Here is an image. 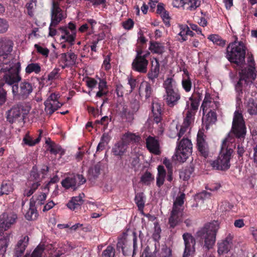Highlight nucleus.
I'll list each match as a JSON object with an SVG mask.
<instances>
[{
	"mask_svg": "<svg viewBox=\"0 0 257 257\" xmlns=\"http://www.w3.org/2000/svg\"><path fill=\"white\" fill-rule=\"evenodd\" d=\"M17 218V215L14 212H4L0 215L1 235L16 222Z\"/></svg>",
	"mask_w": 257,
	"mask_h": 257,
	"instance_id": "nucleus-11",
	"label": "nucleus"
},
{
	"mask_svg": "<svg viewBox=\"0 0 257 257\" xmlns=\"http://www.w3.org/2000/svg\"><path fill=\"white\" fill-rule=\"evenodd\" d=\"M115 252L114 247L111 245H108L103 251L101 257H114Z\"/></svg>",
	"mask_w": 257,
	"mask_h": 257,
	"instance_id": "nucleus-55",
	"label": "nucleus"
},
{
	"mask_svg": "<svg viewBox=\"0 0 257 257\" xmlns=\"http://www.w3.org/2000/svg\"><path fill=\"white\" fill-rule=\"evenodd\" d=\"M135 201L138 209L140 211H143L145 206V200L143 193H138L135 195Z\"/></svg>",
	"mask_w": 257,
	"mask_h": 257,
	"instance_id": "nucleus-43",
	"label": "nucleus"
},
{
	"mask_svg": "<svg viewBox=\"0 0 257 257\" xmlns=\"http://www.w3.org/2000/svg\"><path fill=\"white\" fill-rule=\"evenodd\" d=\"M84 196V194L82 193L78 196L73 197L67 204V207L71 210H75L80 208L81 205L83 203L82 198Z\"/></svg>",
	"mask_w": 257,
	"mask_h": 257,
	"instance_id": "nucleus-27",
	"label": "nucleus"
},
{
	"mask_svg": "<svg viewBox=\"0 0 257 257\" xmlns=\"http://www.w3.org/2000/svg\"><path fill=\"white\" fill-rule=\"evenodd\" d=\"M202 95L201 93L199 92L194 93L192 96L189 98V100L191 101V104L187 111L196 113Z\"/></svg>",
	"mask_w": 257,
	"mask_h": 257,
	"instance_id": "nucleus-28",
	"label": "nucleus"
},
{
	"mask_svg": "<svg viewBox=\"0 0 257 257\" xmlns=\"http://www.w3.org/2000/svg\"><path fill=\"white\" fill-rule=\"evenodd\" d=\"M185 196V195L184 193L178 196L174 202L172 209H180L179 206H181L184 204Z\"/></svg>",
	"mask_w": 257,
	"mask_h": 257,
	"instance_id": "nucleus-57",
	"label": "nucleus"
},
{
	"mask_svg": "<svg viewBox=\"0 0 257 257\" xmlns=\"http://www.w3.org/2000/svg\"><path fill=\"white\" fill-rule=\"evenodd\" d=\"M47 195L46 193H40V194L34 195L32 197L30 200V204L31 205V206L38 207L39 206L44 204Z\"/></svg>",
	"mask_w": 257,
	"mask_h": 257,
	"instance_id": "nucleus-35",
	"label": "nucleus"
},
{
	"mask_svg": "<svg viewBox=\"0 0 257 257\" xmlns=\"http://www.w3.org/2000/svg\"><path fill=\"white\" fill-rule=\"evenodd\" d=\"M101 165L100 163L96 164L94 167L88 171V179L91 182H94L100 173Z\"/></svg>",
	"mask_w": 257,
	"mask_h": 257,
	"instance_id": "nucleus-36",
	"label": "nucleus"
},
{
	"mask_svg": "<svg viewBox=\"0 0 257 257\" xmlns=\"http://www.w3.org/2000/svg\"><path fill=\"white\" fill-rule=\"evenodd\" d=\"M206 123V126H209L210 124L215 123L217 120V114L215 111L210 110L207 113L205 118H203V121Z\"/></svg>",
	"mask_w": 257,
	"mask_h": 257,
	"instance_id": "nucleus-41",
	"label": "nucleus"
},
{
	"mask_svg": "<svg viewBox=\"0 0 257 257\" xmlns=\"http://www.w3.org/2000/svg\"><path fill=\"white\" fill-rule=\"evenodd\" d=\"M154 176L149 171H147L142 174L140 182L146 186H150L152 182L154 181Z\"/></svg>",
	"mask_w": 257,
	"mask_h": 257,
	"instance_id": "nucleus-39",
	"label": "nucleus"
},
{
	"mask_svg": "<svg viewBox=\"0 0 257 257\" xmlns=\"http://www.w3.org/2000/svg\"><path fill=\"white\" fill-rule=\"evenodd\" d=\"M159 73V61L157 58H154L152 61V67L147 74L148 78L152 83H154L155 79L158 77Z\"/></svg>",
	"mask_w": 257,
	"mask_h": 257,
	"instance_id": "nucleus-22",
	"label": "nucleus"
},
{
	"mask_svg": "<svg viewBox=\"0 0 257 257\" xmlns=\"http://www.w3.org/2000/svg\"><path fill=\"white\" fill-rule=\"evenodd\" d=\"M85 182L86 179L82 175L76 174L65 178L62 181L61 184L66 189L71 188L75 191Z\"/></svg>",
	"mask_w": 257,
	"mask_h": 257,
	"instance_id": "nucleus-10",
	"label": "nucleus"
},
{
	"mask_svg": "<svg viewBox=\"0 0 257 257\" xmlns=\"http://www.w3.org/2000/svg\"><path fill=\"white\" fill-rule=\"evenodd\" d=\"M194 171V168L191 166L187 167L180 172V178L184 181L188 180Z\"/></svg>",
	"mask_w": 257,
	"mask_h": 257,
	"instance_id": "nucleus-44",
	"label": "nucleus"
},
{
	"mask_svg": "<svg viewBox=\"0 0 257 257\" xmlns=\"http://www.w3.org/2000/svg\"><path fill=\"white\" fill-rule=\"evenodd\" d=\"M140 108V102L137 100H134L131 102L130 108L135 114H137Z\"/></svg>",
	"mask_w": 257,
	"mask_h": 257,
	"instance_id": "nucleus-61",
	"label": "nucleus"
},
{
	"mask_svg": "<svg viewBox=\"0 0 257 257\" xmlns=\"http://www.w3.org/2000/svg\"><path fill=\"white\" fill-rule=\"evenodd\" d=\"M192 152V144L188 138H183L177 146L176 156L180 162H185Z\"/></svg>",
	"mask_w": 257,
	"mask_h": 257,
	"instance_id": "nucleus-7",
	"label": "nucleus"
},
{
	"mask_svg": "<svg viewBox=\"0 0 257 257\" xmlns=\"http://www.w3.org/2000/svg\"><path fill=\"white\" fill-rule=\"evenodd\" d=\"M197 148L200 156L207 158L209 155V148L203 136L199 134L197 138Z\"/></svg>",
	"mask_w": 257,
	"mask_h": 257,
	"instance_id": "nucleus-17",
	"label": "nucleus"
},
{
	"mask_svg": "<svg viewBox=\"0 0 257 257\" xmlns=\"http://www.w3.org/2000/svg\"><path fill=\"white\" fill-rule=\"evenodd\" d=\"M239 77L249 82L254 81L256 78V73L253 67L244 68L241 69L238 73Z\"/></svg>",
	"mask_w": 257,
	"mask_h": 257,
	"instance_id": "nucleus-23",
	"label": "nucleus"
},
{
	"mask_svg": "<svg viewBox=\"0 0 257 257\" xmlns=\"http://www.w3.org/2000/svg\"><path fill=\"white\" fill-rule=\"evenodd\" d=\"M149 49L153 53L162 55L165 52V46L163 43L151 41L150 42Z\"/></svg>",
	"mask_w": 257,
	"mask_h": 257,
	"instance_id": "nucleus-31",
	"label": "nucleus"
},
{
	"mask_svg": "<svg viewBox=\"0 0 257 257\" xmlns=\"http://www.w3.org/2000/svg\"><path fill=\"white\" fill-rule=\"evenodd\" d=\"M34 46L39 53L46 57L48 56L49 53V50L47 48H43L39 46L38 44H35Z\"/></svg>",
	"mask_w": 257,
	"mask_h": 257,
	"instance_id": "nucleus-64",
	"label": "nucleus"
},
{
	"mask_svg": "<svg viewBox=\"0 0 257 257\" xmlns=\"http://www.w3.org/2000/svg\"><path fill=\"white\" fill-rule=\"evenodd\" d=\"M218 229V222L213 221L206 223L196 232V239L202 244L205 251H208L213 247Z\"/></svg>",
	"mask_w": 257,
	"mask_h": 257,
	"instance_id": "nucleus-2",
	"label": "nucleus"
},
{
	"mask_svg": "<svg viewBox=\"0 0 257 257\" xmlns=\"http://www.w3.org/2000/svg\"><path fill=\"white\" fill-rule=\"evenodd\" d=\"M14 190L13 184L10 181H4L0 186V196L8 195Z\"/></svg>",
	"mask_w": 257,
	"mask_h": 257,
	"instance_id": "nucleus-37",
	"label": "nucleus"
},
{
	"mask_svg": "<svg viewBox=\"0 0 257 257\" xmlns=\"http://www.w3.org/2000/svg\"><path fill=\"white\" fill-rule=\"evenodd\" d=\"M148 57H135L132 64L133 70L141 73H146L148 70Z\"/></svg>",
	"mask_w": 257,
	"mask_h": 257,
	"instance_id": "nucleus-15",
	"label": "nucleus"
},
{
	"mask_svg": "<svg viewBox=\"0 0 257 257\" xmlns=\"http://www.w3.org/2000/svg\"><path fill=\"white\" fill-rule=\"evenodd\" d=\"M211 97H210V95L209 93H206L201 106V109H202L203 113L204 115L207 112V107L209 106V104L211 103Z\"/></svg>",
	"mask_w": 257,
	"mask_h": 257,
	"instance_id": "nucleus-50",
	"label": "nucleus"
},
{
	"mask_svg": "<svg viewBox=\"0 0 257 257\" xmlns=\"http://www.w3.org/2000/svg\"><path fill=\"white\" fill-rule=\"evenodd\" d=\"M60 97L58 94L52 93L44 102L45 110L50 114H52L56 110L62 106V104L58 101Z\"/></svg>",
	"mask_w": 257,
	"mask_h": 257,
	"instance_id": "nucleus-13",
	"label": "nucleus"
},
{
	"mask_svg": "<svg viewBox=\"0 0 257 257\" xmlns=\"http://www.w3.org/2000/svg\"><path fill=\"white\" fill-rule=\"evenodd\" d=\"M208 39L214 44L223 47L225 44V41L223 40L220 36L217 34H211L208 36Z\"/></svg>",
	"mask_w": 257,
	"mask_h": 257,
	"instance_id": "nucleus-47",
	"label": "nucleus"
},
{
	"mask_svg": "<svg viewBox=\"0 0 257 257\" xmlns=\"http://www.w3.org/2000/svg\"><path fill=\"white\" fill-rule=\"evenodd\" d=\"M183 238L185 244V249L183 257H189L195 250V239L190 233H184L183 235Z\"/></svg>",
	"mask_w": 257,
	"mask_h": 257,
	"instance_id": "nucleus-14",
	"label": "nucleus"
},
{
	"mask_svg": "<svg viewBox=\"0 0 257 257\" xmlns=\"http://www.w3.org/2000/svg\"><path fill=\"white\" fill-rule=\"evenodd\" d=\"M237 39L236 37L234 41L228 46L226 57L230 63L240 67L245 63L246 48L243 41Z\"/></svg>",
	"mask_w": 257,
	"mask_h": 257,
	"instance_id": "nucleus-4",
	"label": "nucleus"
},
{
	"mask_svg": "<svg viewBox=\"0 0 257 257\" xmlns=\"http://www.w3.org/2000/svg\"><path fill=\"white\" fill-rule=\"evenodd\" d=\"M39 136L35 140L33 139V138L29 135V133H27L25 135V136L23 139L22 144L28 146L32 147V146H34L35 145L38 144L40 142L41 139L42 131L41 130H39Z\"/></svg>",
	"mask_w": 257,
	"mask_h": 257,
	"instance_id": "nucleus-32",
	"label": "nucleus"
},
{
	"mask_svg": "<svg viewBox=\"0 0 257 257\" xmlns=\"http://www.w3.org/2000/svg\"><path fill=\"white\" fill-rule=\"evenodd\" d=\"M36 0H32L27 3L26 7L27 9V13L31 17L34 16V11L36 8Z\"/></svg>",
	"mask_w": 257,
	"mask_h": 257,
	"instance_id": "nucleus-52",
	"label": "nucleus"
},
{
	"mask_svg": "<svg viewBox=\"0 0 257 257\" xmlns=\"http://www.w3.org/2000/svg\"><path fill=\"white\" fill-rule=\"evenodd\" d=\"M247 112L250 115L257 114V100L252 98H249L247 104Z\"/></svg>",
	"mask_w": 257,
	"mask_h": 257,
	"instance_id": "nucleus-40",
	"label": "nucleus"
},
{
	"mask_svg": "<svg viewBox=\"0 0 257 257\" xmlns=\"http://www.w3.org/2000/svg\"><path fill=\"white\" fill-rule=\"evenodd\" d=\"M183 210L181 209H172L169 218L170 228H174L182 221Z\"/></svg>",
	"mask_w": 257,
	"mask_h": 257,
	"instance_id": "nucleus-18",
	"label": "nucleus"
},
{
	"mask_svg": "<svg viewBox=\"0 0 257 257\" xmlns=\"http://www.w3.org/2000/svg\"><path fill=\"white\" fill-rule=\"evenodd\" d=\"M161 105L156 102H153L152 104V111L153 114L154 121L158 123L162 120Z\"/></svg>",
	"mask_w": 257,
	"mask_h": 257,
	"instance_id": "nucleus-29",
	"label": "nucleus"
},
{
	"mask_svg": "<svg viewBox=\"0 0 257 257\" xmlns=\"http://www.w3.org/2000/svg\"><path fill=\"white\" fill-rule=\"evenodd\" d=\"M38 215L36 207L30 204V208L25 214L26 218L28 220H34L37 219Z\"/></svg>",
	"mask_w": 257,
	"mask_h": 257,
	"instance_id": "nucleus-45",
	"label": "nucleus"
},
{
	"mask_svg": "<svg viewBox=\"0 0 257 257\" xmlns=\"http://www.w3.org/2000/svg\"><path fill=\"white\" fill-rule=\"evenodd\" d=\"M3 64L0 72H5L3 79L0 81V89L2 88L5 83L10 85L13 88L14 85H18L21 80L22 77L20 75L21 63L19 62H15L9 61L8 65L5 67Z\"/></svg>",
	"mask_w": 257,
	"mask_h": 257,
	"instance_id": "nucleus-3",
	"label": "nucleus"
},
{
	"mask_svg": "<svg viewBox=\"0 0 257 257\" xmlns=\"http://www.w3.org/2000/svg\"><path fill=\"white\" fill-rule=\"evenodd\" d=\"M13 42L6 39H0V60L3 64L8 65L9 61L15 62V59H12L11 53L13 50Z\"/></svg>",
	"mask_w": 257,
	"mask_h": 257,
	"instance_id": "nucleus-8",
	"label": "nucleus"
},
{
	"mask_svg": "<svg viewBox=\"0 0 257 257\" xmlns=\"http://www.w3.org/2000/svg\"><path fill=\"white\" fill-rule=\"evenodd\" d=\"M40 174L38 171L36 166L33 167L30 174V177L28 179L29 182H40L42 177H40Z\"/></svg>",
	"mask_w": 257,
	"mask_h": 257,
	"instance_id": "nucleus-42",
	"label": "nucleus"
},
{
	"mask_svg": "<svg viewBox=\"0 0 257 257\" xmlns=\"http://www.w3.org/2000/svg\"><path fill=\"white\" fill-rule=\"evenodd\" d=\"M195 114L196 113H194V112L187 111L183 123L185 125L190 126V125L194 122Z\"/></svg>",
	"mask_w": 257,
	"mask_h": 257,
	"instance_id": "nucleus-53",
	"label": "nucleus"
},
{
	"mask_svg": "<svg viewBox=\"0 0 257 257\" xmlns=\"http://www.w3.org/2000/svg\"><path fill=\"white\" fill-rule=\"evenodd\" d=\"M110 56L111 54L107 55L104 58L102 64V67L104 68V70L106 71H108L111 69V64L110 63Z\"/></svg>",
	"mask_w": 257,
	"mask_h": 257,
	"instance_id": "nucleus-63",
	"label": "nucleus"
},
{
	"mask_svg": "<svg viewBox=\"0 0 257 257\" xmlns=\"http://www.w3.org/2000/svg\"><path fill=\"white\" fill-rule=\"evenodd\" d=\"M136 52L137 53L135 57H148L150 55V52L148 51H144L142 48L138 47Z\"/></svg>",
	"mask_w": 257,
	"mask_h": 257,
	"instance_id": "nucleus-62",
	"label": "nucleus"
},
{
	"mask_svg": "<svg viewBox=\"0 0 257 257\" xmlns=\"http://www.w3.org/2000/svg\"><path fill=\"white\" fill-rule=\"evenodd\" d=\"M146 147L150 152L156 155L160 154V144L155 137L149 136L146 140Z\"/></svg>",
	"mask_w": 257,
	"mask_h": 257,
	"instance_id": "nucleus-20",
	"label": "nucleus"
},
{
	"mask_svg": "<svg viewBox=\"0 0 257 257\" xmlns=\"http://www.w3.org/2000/svg\"><path fill=\"white\" fill-rule=\"evenodd\" d=\"M236 139L238 142L240 141L241 142V143H238L236 149V152L237 154L238 155V158L239 159L240 158L242 159L243 154L245 151V149L242 145V142H243L244 141H241L240 139H238L237 138Z\"/></svg>",
	"mask_w": 257,
	"mask_h": 257,
	"instance_id": "nucleus-58",
	"label": "nucleus"
},
{
	"mask_svg": "<svg viewBox=\"0 0 257 257\" xmlns=\"http://www.w3.org/2000/svg\"><path fill=\"white\" fill-rule=\"evenodd\" d=\"M121 140L127 147L130 144L139 143L141 138L139 135L128 132L122 135Z\"/></svg>",
	"mask_w": 257,
	"mask_h": 257,
	"instance_id": "nucleus-26",
	"label": "nucleus"
},
{
	"mask_svg": "<svg viewBox=\"0 0 257 257\" xmlns=\"http://www.w3.org/2000/svg\"><path fill=\"white\" fill-rule=\"evenodd\" d=\"M232 237L229 235L225 239L218 243L217 252L219 255L226 253L230 250L232 244Z\"/></svg>",
	"mask_w": 257,
	"mask_h": 257,
	"instance_id": "nucleus-24",
	"label": "nucleus"
},
{
	"mask_svg": "<svg viewBox=\"0 0 257 257\" xmlns=\"http://www.w3.org/2000/svg\"><path fill=\"white\" fill-rule=\"evenodd\" d=\"M156 257H173L172 249L166 245H163L157 254H156Z\"/></svg>",
	"mask_w": 257,
	"mask_h": 257,
	"instance_id": "nucleus-48",
	"label": "nucleus"
},
{
	"mask_svg": "<svg viewBox=\"0 0 257 257\" xmlns=\"http://www.w3.org/2000/svg\"><path fill=\"white\" fill-rule=\"evenodd\" d=\"M32 84L26 80L21 81L19 84L13 86V95L15 100H25L32 92Z\"/></svg>",
	"mask_w": 257,
	"mask_h": 257,
	"instance_id": "nucleus-6",
	"label": "nucleus"
},
{
	"mask_svg": "<svg viewBox=\"0 0 257 257\" xmlns=\"http://www.w3.org/2000/svg\"><path fill=\"white\" fill-rule=\"evenodd\" d=\"M63 0L53 1L51 9V23L52 25H58L59 23L67 17V14L62 11L60 6H62L61 2ZM69 4V0H66Z\"/></svg>",
	"mask_w": 257,
	"mask_h": 257,
	"instance_id": "nucleus-9",
	"label": "nucleus"
},
{
	"mask_svg": "<svg viewBox=\"0 0 257 257\" xmlns=\"http://www.w3.org/2000/svg\"><path fill=\"white\" fill-rule=\"evenodd\" d=\"M29 240V237L25 236L18 241L14 249V256L15 257H22L28 245Z\"/></svg>",
	"mask_w": 257,
	"mask_h": 257,
	"instance_id": "nucleus-21",
	"label": "nucleus"
},
{
	"mask_svg": "<svg viewBox=\"0 0 257 257\" xmlns=\"http://www.w3.org/2000/svg\"><path fill=\"white\" fill-rule=\"evenodd\" d=\"M61 61L64 63L61 66L62 69L71 68L75 66L77 62V56L73 52L63 53L60 55Z\"/></svg>",
	"mask_w": 257,
	"mask_h": 257,
	"instance_id": "nucleus-16",
	"label": "nucleus"
},
{
	"mask_svg": "<svg viewBox=\"0 0 257 257\" xmlns=\"http://www.w3.org/2000/svg\"><path fill=\"white\" fill-rule=\"evenodd\" d=\"M248 82L239 77V79L234 85V89L236 93V105L239 106L242 103L241 99L242 97L243 90L245 87L247 85Z\"/></svg>",
	"mask_w": 257,
	"mask_h": 257,
	"instance_id": "nucleus-19",
	"label": "nucleus"
},
{
	"mask_svg": "<svg viewBox=\"0 0 257 257\" xmlns=\"http://www.w3.org/2000/svg\"><path fill=\"white\" fill-rule=\"evenodd\" d=\"M184 26H187L186 25H181L180 26V32L179 35L181 37V39L179 40L180 42H183L187 40V34H186L187 29Z\"/></svg>",
	"mask_w": 257,
	"mask_h": 257,
	"instance_id": "nucleus-60",
	"label": "nucleus"
},
{
	"mask_svg": "<svg viewBox=\"0 0 257 257\" xmlns=\"http://www.w3.org/2000/svg\"><path fill=\"white\" fill-rule=\"evenodd\" d=\"M59 30L61 32L62 35L61 38L64 39L66 42H68L71 45L74 44V41H69L68 40L69 37L72 34V32L68 29V28L66 27H60L59 28Z\"/></svg>",
	"mask_w": 257,
	"mask_h": 257,
	"instance_id": "nucleus-46",
	"label": "nucleus"
},
{
	"mask_svg": "<svg viewBox=\"0 0 257 257\" xmlns=\"http://www.w3.org/2000/svg\"><path fill=\"white\" fill-rule=\"evenodd\" d=\"M9 28L8 22L4 19L0 18V34L7 32Z\"/></svg>",
	"mask_w": 257,
	"mask_h": 257,
	"instance_id": "nucleus-59",
	"label": "nucleus"
},
{
	"mask_svg": "<svg viewBox=\"0 0 257 257\" xmlns=\"http://www.w3.org/2000/svg\"><path fill=\"white\" fill-rule=\"evenodd\" d=\"M127 242L126 238L125 235L118 237V241L116 244V248L120 251L121 249L123 254L124 256H127L131 253V251L126 247V243Z\"/></svg>",
	"mask_w": 257,
	"mask_h": 257,
	"instance_id": "nucleus-34",
	"label": "nucleus"
},
{
	"mask_svg": "<svg viewBox=\"0 0 257 257\" xmlns=\"http://www.w3.org/2000/svg\"><path fill=\"white\" fill-rule=\"evenodd\" d=\"M153 88L150 83L143 81L139 87V93L141 97L145 96L146 100L150 98L153 93Z\"/></svg>",
	"mask_w": 257,
	"mask_h": 257,
	"instance_id": "nucleus-25",
	"label": "nucleus"
},
{
	"mask_svg": "<svg viewBox=\"0 0 257 257\" xmlns=\"http://www.w3.org/2000/svg\"><path fill=\"white\" fill-rule=\"evenodd\" d=\"M165 89L163 100L169 107L177 105L181 99V93L177 87L176 80L172 77L166 79L163 83Z\"/></svg>",
	"mask_w": 257,
	"mask_h": 257,
	"instance_id": "nucleus-5",
	"label": "nucleus"
},
{
	"mask_svg": "<svg viewBox=\"0 0 257 257\" xmlns=\"http://www.w3.org/2000/svg\"><path fill=\"white\" fill-rule=\"evenodd\" d=\"M140 161V158L138 154H132L130 161L133 168L136 170L139 167Z\"/></svg>",
	"mask_w": 257,
	"mask_h": 257,
	"instance_id": "nucleus-56",
	"label": "nucleus"
},
{
	"mask_svg": "<svg viewBox=\"0 0 257 257\" xmlns=\"http://www.w3.org/2000/svg\"><path fill=\"white\" fill-rule=\"evenodd\" d=\"M127 149L126 145L121 141L116 143L112 149V153L115 156H122Z\"/></svg>",
	"mask_w": 257,
	"mask_h": 257,
	"instance_id": "nucleus-30",
	"label": "nucleus"
},
{
	"mask_svg": "<svg viewBox=\"0 0 257 257\" xmlns=\"http://www.w3.org/2000/svg\"><path fill=\"white\" fill-rule=\"evenodd\" d=\"M246 132V127L242 113L235 110L231 130L227 137L223 141L218 158L211 163L213 168L221 171H226L230 168V160L233 150L228 148L227 143H233L235 138L240 139L241 141H244Z\"/></svg>",
	"mask_w": 257,
	"mask_h": 257,
	"instance_id": "nucleus-1",
	"label": "nucleus"
},
{
	"mask_svg": "<svg viewBox=\"0 0 257 257\" xmlns=\"http://www.w3.org/2000/svg\"><path fill=\"white\" fill-rule=\"evenodd\" d=\"M181 83L182 87L185 92H189L190 91L192 86V83L190 77L182 78Z\"/></svg>",
	"mask_w": 257,
	"mask_h": 257,
	"instance_id": "nucleus-54",
	"label": "nucleus"
},
{
	"mask_svg": "<svg viewBox=\"0 0 257 257\" xmlns=\"http://www.w3.org/2000/svg\"><path fill=\"white\" fill-rule=\"evenodd\" d=\"M24 106L22 103H18L6 112L7 120L10 123H13L18 119H24Z\"/></svg>",
	"mask_w": 257,
	"mask_h": 257,
	"instance_id": "nucleus-12",
	"label": "nucleus"
},
{
	"mask_svg": "<svg viewBox=\"0 0 257 257\" xmlns=\"http://www.w3.org/2000/svg\"><path fill=\"white\" fill-rule=\"evenodd\" d=\"M65 27L68 28V29L72 32L71 36L69 37L68 40L69 41H75L76 37V27L75 24L73 22H70Z\"/></svg>",
	"mask_w": 257,
	"mask_h": 257,
	"instance_id": "nucleus-51",
	"label": "nucleus"
},
{
	"mask_svg": "<svg viewBox=\"0 0 257 257\" xmlns=\"http://www.w3.org/2000/svg\"><path fill=\"white\" fill-rule=\"evenodd\" d=\"M41 71V66L39 63H31L28 64L25 68V72L27 74L34 73L36 74H39Z\"/></svg>",
	"mask_w": 257,
	"mask_h": 257,
	"instance_id": "nucleus-38",
	"label": "nucleus"
},
{
	"mask_svg": "<svg viewBox=\"0 0 257 257\" xmlns=\"http://www.w3.org/2000/svg\"><path fill=\"white\" fill-rule=\"evenodd\" d=\"M45 144L47 145V151H49L51 154L56 155L61 153V155H63V153L61 152L62 149L61 147L52 141L50 138L46 140Z\"/></svg>",
	"mask_w": 257,
	"mask_h": 257,
	"instance_id": "nucleus-33",
	"label": "nucleus"
},
{
	"mask_svg": "<svg viewBox=\"0 0 257 257\" xmlns=\"http://www.w3.org/2000/svg\"><path fill=\"white\" fill-rule=\"evenodd\" d=\"M44 250V245L39 244L34 250L31 255H29V254H26L24 257H41Z\"/></svg>",
	"mask_w": 257,
	"mask_h": 257,
	"instance_id": "nucleus-49",
	"label": "nucleus"
}]
</instances>
